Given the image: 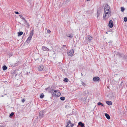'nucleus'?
I'll list each match as a JSON object with an SVG mask.
<instances>
[{
	"instance_id": "26",
	"label": "nucleus",
	"mask_w": 127,
	"mask_h": 127,
	"mask_svg": "<svg viewBox=\"0 0 127 127\" xmlns=\"http://www.w3.org/2000/svg\"><path fill=\"white\" fill-rule=\"evenodd\" d=\"M124 20L125 22L127 21V17H125L124 18Z\"/></svg>"
},
{
	"instance_id": "23",
	"label": "nucleus",
	"mask_w": 127,
	"mask_h": 127,
	"mask_svg": "<svg viewBox=\"0 0 127 127\" xmlns=\"http://www.w3.org/2000/svg\"><path fill=\"white\" fill-rule=\"evenodd\" d=\"M60 99L62 100H64L65 99V97H64L62 96L60 98Z\"/></svg>"
},
{
	"instance_id": "25",
	"label": "nucleus",
	"mask_w": 127,
	"mask_h": 127,
	"mask_svg": "<svg viewBox=\"0 0 127 127\" xmlns=\"http://www.w3.org/2000/svg\"><path fill=\"white\" fill-rule=\"evenodd\" d=\"M14 114V113L13 112H12L9 115V117H12Z\"/></svg>"
},
{
	"instance_id": "28",
	"label": "nucleus",
	"mask_w": 127,
	"mask_h": 127,
	"mask_svg": "<svg viewBox=\"0 0 127 127\" xmlns=\"http://www.w3.org/2000/svg\"><path fill=\"white\" fill-rule=\"evenodd\" d=\"M102 103L100 102H98L97 103V104L99 106L100 105L102 104Z\"/></svg>"
},
{
	"instance_id": "27",
	"label": "nucleus",
	"mask_w": 127,
	"mask_h": 127,
	"mask_svg": "<svg viewBox=\"0 0 127 127\" xmlns=\"http://www.w3.org/2000/svg\"><path fill=\"white\" fill-rule=\"evenodd\" d=\"M97 18H98V16H99V15L100 14V13H99V12L98 11H97Z\"/></svg>"
},
{
	"instance_id": "12",
	"label": "nucleus",
	"mask_w": 127,
	"mask_h": 127,
	"mask_svg": "<svg viewBox=\"0 0 127 127\" xmlns=\"http://www.w3.org/2000/svg\"><path fill=\"white\" fill-rule=\"evenodd\" d=\"M86 97H82L81 98V100L83 101L84 102H86Z\"/></svg>"
},
{
	"instance_id": "16",
	"label": "nucleus",
	"mask_w": 127,
	"mask_h": 127,
	"mask_svg": "<svg viewBox=\"0 0 127 127\" xmlns=\"http://www.w3.org/2000/svg\"><path fill=\"white\" fill-rule=\"evenodd\" d=\"M7 68V67L6 65L3 66L2 67V69L3 70H6Z\"/></svg>"
},
{
	"instance_id": "6",
	"label": "nucleus",
	"mask_w": 127,
	"mask_h": 127,
	"mask_svg": "<svg viewBox=\"0 0 127 127\" xmlns=\"http://www.w3.org/2000/svg\"><path fill=\"white\" fill-rule=\"evenodd\" d=\"M20 18L21 19H22L23 21H24L25 22L24 24H25L27 25L29 27L30 26V25L29 23L23 17V16L22 17H20Z\"/></svg>"
},
{
	"instance_id": "43",
	"label": "nucleus",
	"mask_w": 127,
	"mask_h": 127,
	"mask_svg": "<svg viewBox=\"0 0 127 127\" xmlns=\"http://www.w3.org/2000/svg\"><path fill=\"white\" fill-rule=\"evenodd\" d=\"M81 75H82V76L83 75H82V73H81Z\"/></svg>"
},
{
	"instance_id": "18",
	"label": "nucleus",
	"mask_w": 127,
	"mask_h": 127,
	"mask_svg": "<svg viewBox=\"0 0 127 127\" xmlns=\"http://www.w3.org/2000/svg\"><path fill=\"white\" fill-rule=\"evenodd\" d=\"M66 35L67 37L71 38H72L73 37L72 35L69 34H66Z\"/></svg>"
},
{
	"instance_id": "34",
	"label": "nucleus",
	"mask_w": 127,
	"mask_h": 127,
	"mask_svg": "<svg viewBox=\"0 0 127 127\" xmlns=\"http://www.w3.org/2000/svg\"><path fill=\"white\" fill-rule=\"evenodd\" d=\"M19 15L20 16V17H22L23 16L22 14Z\"/></svg>"
},
{
	"instance_id": "10",
	"label": "nucleus",
	"mask_w": 127,
	"mask_h": 127,
	"mask_svg": "<svg viewBox=\"0 0 127 127\" xmlns=\"http://www.w3.org/2000/svg\"><path fill=\"white\" fill-rule=\"evenodd\" d=\"M99 78L98 77H94L93 78V80L95 82H96L99 80Z\"/></svg>"
},
{
	"instance_id": "44",
	"label": "nucleus",
	"mask_w": 127,
	"mask_h": 127,
	"mask_svg": "<svg viewBox=\"0 0 127 127\" xmlns=\"http://www.w3.org/2000/svg\"><path fill=\"white\" fill-rule=\"evenodd\" d=\"M68 0V1H69L70 0Z\"/></svg>"
},
{
	"instance_id": "22",
	"label": "nucleus",
	"mask_w": 127,
	"mask_h": 127,
	"mask_svg": "<svg viewBox=\"0 0 127 127\" xmlns=\"http://www.w3.org/2000/svg\"><path fill=\"white\" fill-rule=\"evenodd\" d=\"M70 123V121H69L67 123V125L66 127H69V124Z\"/></svg>"
},
{
	"instance_id": "1",
	"label": "nucleus",
	"mask_w": 127,
	"mask_h": 127,
	"mask_svg": "<svg viewBox=\"0 0 127 127\" xmlns=\"http://www.w3.org/2000/svg\"><path fill=\"white\" fill-rule=\"evenodd\" d=\"M104 13L105 15L103 16V19H108L111 15V12L109 6L106 4L104 7Z\"/></svg>"
},
{
	"instance_id": "30",
	"label": "nucleus",
	"mask_w": 127,
	"mask_h": 127,
	"mask_svg": "<svg viewBox=\"0 0 127 127\" xmlns=\"http://www.w3.org/2000/svg\"><path fill=\"white\" fill-rule=\"evenodd\" d=\"M51 32V31L49 30H48L47 31V32L48 33H50V32Z\"/></svg>"
},
{
	"instance_id": "33",
	"label": "nucleus",
	"mask_w": 127,
	"mask_h": 127,
	"mask_svg": "<svg viewBox=\"0 0 127 127\" xmlns=\"http://www.w3.org/2000/svg\"><path fill=\"white\" fill-rule=\"evenodd\" d=\"M12 53H10L9 54V56H12Z\"/></svg>"
},
{
	"instance_id": "13",
	"label": "nucleus",
	"mask_w": 127,
	"mask_h": 127,
	"mask_svg": "<svg viewBox=\"0 0 127 127\" xmlns=\"http://www.w3.org/2000/svg\"><path fill=\"white\" fill-rule=\"evenodd\" d=\"M105 116L107 119H110V116L108 114L106 113L105 114Z\"/></svg>"
},
{
	"instance_id": "42",
	"label": "nucleus",
	"mask_w": 127,
	"mask_h": 127,
	"mask_svg": "<svg viewBox=\"0 0 127 127\" xmlns=\"http://www.w3.org/2000/svg\"><path fill=\"white\" fill-rule=\"evenodd\" d=\"M28 0V1H30V0Z\"/></svg>"
},
{
	"instance_id": "21",
	"label": "nucleus",
	"mask_w": 127,
	"mask_h": 127,
	"mask_svg": "<svg viewBox=\"0 0 127 127\" xmlns=\"http://www.w3.org/2000/svg\"><path fill=\"white\" fill-rule=\"evenodd\" d=\"M44 96V95L43 94H41L40 96V97L41 98H42Z\"/></svg>"
},
{
	"instance_id": "17",
	"label": "nucleus",
	"mask_w": 127,
	"mask_h": 127,
	"mask_svg": "<svg viewBox=\"0 0 127 127\" xmlns=\"http://www.w3.org/2000/svg\"><path fill=\"white\" fill-rule=\"evenodd\" d=\"M70 123L69 124V127H73L74 125V124L71 123V122L70 121Z\"/></svg>"
},
{
	"instance_id": "40",
	"label": "nucleus",
	"mask_w": 127,
	"mask_h": 127,
	"mask_svg": "<svg viewBox=\"0 0 127 127\" xmlns=\"http://www.w3.org/2000/svg\"><path fill=\"white\" fill-rule=\"evenodd\" d=\"M110 45H111V46H112V44H111V43L110 44Z\"/></svg>"
},
{
	"instance_id": "7",
	"label": "nucleus",
	"mask_w": 127,
	"mask_h": 127,
	"mask_svg": "<svg viewBox=\"0 0 127 127\" xmlns=\"http://www.w3.org/2000/svg\"><path fill=\"white\" fill-rule=\"evenodd\" d=\"M108 25L109 27L110 28H112L113 27V24L112 20H110L109 21Z\"/></svg>"
},
{
	"instance_id": "37",
	"label": "nucleus",
	"mask_w": 127,
	"mask_h": 127,
	"mask_svg": "<svg viewBox=\"0 0 127 127\" xmlns=\"http://www.w3.org/2000/svg\"><path fill=\"white\" fill-rule=\"evenodd\" d=\"M0 127H3L2 126H0Z\"/></svg>"
},
{
	"instance_id": "31",
	"label": "nucleus",
	"mask_w": 127,
	"mask_h": 127,
	"mask_svg": "<svg viewBox=\"0 0 127 127\" xmlns=\"http://www.w3.org/2000/svg\"><path fill=\"white\" fill-rule=\"evenodd\" d=\"M25 100L24 99H22V102H23V103L24 102H25Z\"/></svg>"
},
{
	"instance_id": "4",
	"label": "nucleus",
	"mask_w": 127,
	"mask_h": 127,
	"mask_svg": "<svg viewBox=\"0 0 127 127\" xmlns=\"http://www.w3.org/2000/svg\"><path fill=\"white\" fill-rule=\"evenodd\" d=\"M44 114V110H42L39 112V118L41 119L43 117V115Z\"/></svg>"
},
{
	"instance_id": "19",
	"label": "nucleus",
	"mask_w": 127,
	"mask_h": 127,
	"mask_svg": "<svg viewBox=\"0 0 127 127\" xmlns=\"http://www.w3.org/2000/svg\"><path fill=\"white\" fill-rule=\"evenodd\" d=\"M18 36H20L21 35H22L23 34V32H18Z\"/></svg>"
},
{
	"instance_id": "8",
	"label": "nucleus",
	"mask_w": 127,
	"mask_h": 127,
	"mask_svg": "<svg viewBox=\"0 0 127 127\" xmlns=\"http://www.w3.org/2000/svg\"><path fill=\"white\" fill-rule=\"evenodd\" d=\"M44 68V67L43 65H39L38 67V70L41 71H42Z\"/></svg>"
},
{
	"instance_id": "11",
	"label": "nucleus",
	"mask_w": 127,
	"mask_h": 127,
	"mask_svg": "<svg viewBox=\"0 0 127 127\" xmlns=\"http://www.w3.org/2000/svg\"><path fill=\"white\" fill-rule=\"evenodd\" d=\"M78 125L79 126L81 127H83L85 126L84 124L81 122H79L78 123Z\"/></svg>"
},
{
	"instance_id": "20",
	"label": "nucleus",
	"mask_w": 127,
	"mask_h": 127,
	"mask_svg": "<svg viewBox=\"0 0 127 127\" xmlns=\"http://www.w3.org/2000/svg\"><path fill=\"white\" fill-rule=\"evenodd\" d=\"M63 80L65 82H67L68 81V80L67 78H65Z\"/></svg>"
},
{
	"instance_id": "38",
	"label": "nucleus",
	"mask_w": 127,
	"mask_h": 127,
	"mask_svg": "<svg viewBox=\"0 0 127 127\" xmlns=\"http://www.w3.org/2000/svg\"><path fill=\"white\" fill-rule=\"evenodd\" d=\"M85 92H86V93H88V91H86Z\"/></svg>"
},
{
	"instance_id": "39",
	"label": "nucleus",
	"mask_w": 127,
	"mask_h": 127,
	"mask_svg": "<svg viewBox=\"0 0 127 127\" xmlns=\"http://www.w3.org/2000/svg\"><path fill=\"white\" fill-rule=\"evenodd\" d=\"M90 0H87V1H89Z\"/></svg>"
},
{
	"instance_id": "24",
	"label": "nucleus",
	"mask_w": 127,
	"mask_h": 127,
	"mask_svg": "<svg viewBox=\"0 0 127 127\" xmlns=\"http://www.w3.org/2000/svg\"><path fill=\"white\" fill-rule=\"evenodd\" d=\"M121 11L122 12L124 11L125 10V8L123 7H122L121 8Z\"/></svg>"
},
{
	"instance_id": "35",
	"label": "nucleus",
	"mask_w": 127,
	"mask_h": 127,
	"mask_svg": "<svg viewBox=\"0 0 127 127\" xmlns=\"http://www.w3.org/2000/svg\"><path fill=\"white\" fill-rule=\"evenodd\" d=\"M112 41H111V40H110L109 41V42H108V43H111L112 42Z\"/></svg>"
},
{
	"instance_id": "41",
	"label": "nucleus",
	"mask_w": 127,
	"mask_h": 127,
	"mask_svg": "<svg viewBox=\"0 0 127 127\" xmlns=\"http://www.w3.org/2000/svg\"><path fill=\"white\" fill-rule=\"evenodd\" d=\"M1 96L2 97H3V95H1Z\"/></svg>"
},
{
	"instance_id": "3",
	"label": "nucleus",
	"mask_w": 127,
	"mask_h": 127,
	"mask_svg": "<svg viewBox=\"0 0 127 127\" xmlns=\"http://www.w3.org/2000/svg\"><path fill=\"white\" fill-rule=\"evenodd\" d=\"M60 93L58 90H55L52 95L55 96H59L61 95Z\"/></svg>"
},
{
	"instance_id": "36",
	"label": "nucleus",
	"mask_w": 127,
	"mask_h": 127,
	"mask_svg": "<svg viewBox=\"0 0 127 127\" xmlns=\"http://www.w3.org/2000/svg\"><path fill=\"white\" fill-rule=\"evenodd\" d=\"M102 106V107H104V105H103V104L102 103V104L101 105Z\"/></svg>"
},
{
	"instance_id": "32",
	"label": "nucleus",
	"mask_w": 127,
	"mask_h": 127,
	"mask_svg": "<svg viewBox=\"0 0 127 127\" xmlns=\"http://www.w3.org/2000/svg\"><path fill=\"white\" fill-rule=\"evenodd\" d=\"M15 14H19V12L18 11H16V12H15Z\"/></svg>"
},
{
	"instance_id": "5",
	"label": "nucleus",
	"mask_w": 127,
	"mask_h": 127,
	"mask_svg": "<svg viewBox=\"0 0 127 127\" xmlns=\"http://www.w3.org/2000/svg\"><path fill=\"white\" fill-rule=\"evenodd\" d=\"M74 53V51L73 49L70 50L67 53V54L69 56H72L73 55Z\"/></svg>"
},
{
	"instance_id": "9",
	"label": "nucleus",
	"mask_w": 127,
	"mask_h": 127,
	"mask_svg": "<svg viewBox=\"0 0 127 127\" xmlns=\"http://www.w3.org/2000/svg\"><path fill=\"white\" fill-rule=\"evenodd\" d=\"M42 50L43 51H49L50 50L48 48H47L45 46H43L42 47Z\"/></svg>"
},
{
	"instance_id": "15",
	"label": "nucleus",
	"mask_w": 127,
	"mask_h": 127,
	"mask_svg": "<svg viewBox=\"0 0 127 127\" xmlns=\"http://www.w3.org/2000/svg\"><path fill=\"white\" fill-rule=\"evenodd\" d=\"M106 102V103L108 105H112V103L110 101H107Z\"/></svg>"
},
{
	"instance_id": "2",
	"label": "nucleus",
	"mask_w": 127,
	"mask_h": 127,
	"mask_svg": "<svg viewBox=\"0 0 127 127\" xmlns=\"http://www.w3.org/2000/svg\"><path fill=\"white\" fill-rule=\"evenodd\" d=\"M33 32L34 30H32L30 32L29 36L28 37V38L26 40V42H27V43H29L31 39L32 35L33 34Z\"/></svg>"
},
{
	"instance_id": "29",
	"label": "nucleus",
	"mask_w": 127,
	"mask_h": 127,
	"mask_svg": "<svg viewBox=\"0 0 127 127\" xmlns=\"http://www.w3.org/2000/svg\"><path fill=\"white\" fill-rule=\"evenodd\" d=\"M82 82V84L83 86H86V84L85 83H84V82Z\"/></svg>"
},
{
	"instance_id": "14",
	"label": "nucleus",
	"mask_w": 127,
	"mask_h": 127,
	"mask_svg": "<svg viewBox=\"0 0 127 127\" xmlns=\"http://www.w3.org/2000/svg\"><path fill=\"white\" fill-rule=\"evenodd\" d=\"M93 37H92L91 36L89 35L88 36L87 39H88L89 40L91 41L93 39Z\"/></svg>"
}]
</instances>
